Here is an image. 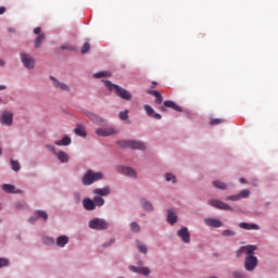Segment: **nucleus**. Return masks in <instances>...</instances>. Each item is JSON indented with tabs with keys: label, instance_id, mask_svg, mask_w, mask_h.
<instances>
[{
	"label": "nucleus",
	"instance_id": "nucleus-1",
	"mask_svg": "<svg viewBox=\"0 0 278 278\" xmlns=\"http://www.w3.org/2000/svg\"><path fill=\"white\" fill-rule=\"evenodd\" d=\"M257 251V247L255 245H243L238 251L236 256L242 257V255H247L244 260V268L249 273H253L255 268H257V258L253 255Z\"/></svg>",
	"mask_w": 278,
	"mask_h": 278
},
{
	"label": "nucleus",
	"instance_id": "nucleus-2",
	"mask_svg": "<svg viewBox=\"0 0 278 278\" xmlns=\"http://www.w3.org/2000/svg\"><path fill=\"white\" fill-rule=\"evenodd\" d=\"M104 86H105V88H108V90L115 92V94H117V97H119V99H123L124 101H131L132 96L125 88H123L118 85H114L110 80H105Z\"/></svg>",
	"mask_w": 278,
	"mask_h": 278
},
{
	"label": "nucleus",
	"instance_id": "nucleus-3",
	"mask_svg": "<svg viewBox=\"0 0 278 278\" xmlns=\"http://www.w3.org/2000/svg\"><path fill=\"white\" fill-rule=\"evenodd\" d=\"M100 179H103V173L101 172L94 173L92 172V169H89L83 177V185L92 186L94 181H100Z\"/></svg>",
	"mask_w": 278,
	"mask_h": 278
},
{
	"label": "nucleus",
	"instance_id": "nucleus-4",
	"mask_svg": "<svg viewBox=\"0 0 278 278\" xmlns=\"http://www.w3.org/2000/svg\"><path fill=\"white\" fill-rule=\"evenodd\" d=\"M117 144L122 149H139L140 151H144V149H147V146H144V142L136 141V140H123V141H118Z\"/></svg>",
	"mask_w": 278,
	"mask_h": 278
},
{
	"label": "nucleus",
	"instance_id": "nucleus-5",
	"mask_svg": "<svg viewBox=\"0 0 278 278\" xmlns=\"http://www.w3.org/2000/svg\"><path fill=\"white\" fill-rule=\"evenodd\" d=\"M90 229H97L98 231H101L103 229H108L110 227V224L105 222V219H91L89 222Z\"/></svg>",
	"mask_w": 278,
	"mask_h": 278
},
{
	"label": "nucleus",
	"instance_id": "nucleus-6",
	"mask_svg": "<svg viewBox=\"0 0 278 278\" xmlns=\"http://www.w3.org/2000/svg\"><path fill=\"white\" fill-rule=\"evenodd\" d=\"M21 61L24 64L25 68H28L29 71H31L34 66H36V60L27 53H21Z\"/></svg>",
	"mask_w": 278,
	"mask_h": 278
},
{
	"label": "nucleus",
	"instance_id": "nucleus-7",
	"mask_svg": "<svg viewBox=\"0 0 278 278\" xmlns=\"http://www.w3.org/2000/svg\"><path fill=\"white\" fill-rule=\"evenodd\" d=\"M13 121L14 114L12 112L4 111L0 117L1 125H5L7 127H12Z\"/></svg>",
	"mask_w": 278,
	"mask_h": 278
},
{
	"label": "nucleus",
	"instance_id": "nucleus-8",
	"mask_svg": "<svg viewBox=\"0 0 278 278\" xmlns=\"http://www.w3.org/2000/svg\"><path fill=\"white\" fill-rule=\"evenodd\" d=\"M208 205L212 207H216L217 210H225V211H230L232 212L233 208L229 206L227 203L220 201V200H210Z\"/></svg>",
	"mask_w": 278,
	"mask_h": 278
},
{
	"label": "nucleus",
	"instance_id": "nucleus-9",
	"mask_svg": "<svg viewBox=\"0 0 278 278\" xmlns=\"http://www.w3.org/2000/svg\"><path fill=\"white\" fill-rule=\"evenodd\" d=\"M177 236L185 242V244H190V231L188 230V227H182L178 230Z\"/></svg>",
	"mask_w": 278,
	"mask_h": 278
},
{
	"label": "nucleus",
	"instance_id": "nucleus-10",
	"mask_svg": "<svg viewBox=\"0 0 278 278\" xmlns=\"http://www.w3.org/2000/svg\"><path fill=\"white\" fill-rule=\"evenodd\" d=\"M50 79H51L54 88L62 90L63 92H71V87H68V85L61 83L53 76H51Z\"/></svg>",
	"mask_w": 278,
	"mask_h": 278
},
{
	"label": "nucleus",
	"instance_id": "nucleus-11",
	"mask_svg": "<svg viewBox=\"0 0 278 278\" xmlns=\"http://www.w3.org/2000/svg\"><path fill=\"white\" fill-rule=\"evenodd\" d=\"M129 270L131 273H139V275H143L144 277H149V275H151V269H149V267H136L130 265Z\"/></svg>",
	"mask_w": 278,
	"mask_h": 278
},
{
	"label": "nucleus",
	"instance_id": "nucleus-12",
	"mask_svg": "<svg viewBox=\"0 0 278 278\" xmlns=\"http://www.w3.org/2000/svg\"><path fill=\"white\" fill-rule=\"evenodd\" d=\"M97 136H102V137H108V136H114L115 134H117V131L110 127V128H99L96 130Z\"/></svg>",
	"mask_w": 278,
	"mask_h": 278
},
{
	"label": "nucleus",
	"instance_id": "nucleus-13",
	"mask_svg": "<svg viewBox=\"0 0 278 278\" xmlns=\"http://www.w3.org/2000/svg\"><path fill=\"white\" fill-rule=\"evenodd\" d=\"M86 116L89 117L92 121V123H96L97 125L103 126L106 123L105 119H103V117H101L92 112H87Z\"/></svg>",
	"mask_w": 278,
	"mask_h": 278
},
{
	"label": "nucleus",
	"instance_id": "nucleus-14",
	"mask_svg": "<svg viewBox=\"0 0 278 278\" xmlns=\"http://www.w3.org/2000/svg\"><path fill=\"white\" fill-rule=\"evenodd\" d=\"M143 108L148 116H150L151 118H155L156 121H161L162 115L160 113H155V110H153L151 105L144 104Z\"/></svg>",
	"mask_w": 278,
	"mask_h": 278
},
{
	"label": "nucleus",
	"instance_id": "nucleus-15",
	"mask_svg": "<svg viewBox=\"0 0 278 278\" xmlns=\"http://www.w3.org/2000/svg\"><path fill=\"white\" fill-rule=\"evenodd\" d=\"M83 207L87 210V212H92V210H97V204H94V200L86 198L83 200Z\"/></svg>",
	"mask_w": 278,
	"mask_h": 278
},
{
	"label": "nucleus",
	"instance_id": "nucleus-16",
	"mask_svg": "<svg viewBox=\"0 0 278 278\" xmlns=\"http://www.w3.org/2000/svg\"><path fill=\"white\" fill-rule=\"evenodd\" d=\"M204 223L207 227H214V229H218V228L223 227V222H220V219H216V218H206V219H204Z\"/></svg>",
	"mask_w": 278,
	"mask_h": 278
},
{
	"label": "nucleus",
	"instance_id": "nucleus-17",
	"mask_svg": "<svg viewBox=\"0 0 278 278\" xmlns=\"http://www.w3.org/2000/svg\"><path fill=\"white\" fill-rule=\"evenodd\" d=\"M2 190L8 194H21L23 191L16 190L14 185L4 184L2 185Z\"/></svg>",
	"mask_w": 278,
	"mask_h": 278
},
{
	"label": "nucleus",
	"instance_id": "nucleus-18",
	"mask_svg": "<svg viewBox=\"0 0 278 278\" xmlns=\"http://www.w3.org/2000/svg\"><path fill=\"white\" fill-rule=\"evenodd\" d=\"M240 229H245L247 231H260V226L257 224H249V223H240L239 224Z\"/></svg>",
	"mask_w": 278,
	"mask_h": 278
},
{
	"label": "nucleus",
	"instance_id": "nucleus-19",
	"mask_svg": "<svg viewBox=\"0 0 278 278\" xmlns=\"http://www.w3.org/2000/svg\"><path fill=\"white\" fill-rule=\"evenodd\" d=\"M38 218H42L43 220L49 219V214H47V211H37L36 212V217H30L28 220L29 223H36Z\"/></svg>",
	"mask_w": 278,
	"mask_h": 278
},
{
	"label": "nucleus",
	"instance_id": "nucleus-20",
	"mask_svg": "<svg viewBox=\"0 0 278 278\" xmlns=\"http://www.w3.org/2000/svg\"><path fill=\"white\" fill-rule=\"evenodd\" d=\"M148 94H152V97H155V103L156 105H162L164 98L162 97V93L157 90H149Z\"/></svg>",
	"mask_w": 278,
	"mask_h": 278
},
{
	"label": "nucleus",
	"instance_id": "nucleus-21",
	"mask_svg": "<svg viewBox=\"0 0 278 278\" xmlns=\"http://www.w3.org/2000/svg\"><path fill=\"white\" fill-rule=\"evenodd\" d=\"M163 105L165 108H170L172 110H175L176 112H182L184 110L181 109V106L177 105V103H175L173 100H166L164 101Z\"/></svg>",
	"mask_w": 278,
	"mask_h": 278
},
{
	"label": "nucleus",
	"instance_id": "nucleus-22",
	"mask_svg": "<svg viewBox=\"0 0 278 278\" xmlns=\"http://www.w3.org/2000/svg\"><path fill=\"white\" fill-rule=\"evenodd\" d=\"M93 194H96L97 197H108L110 195V187L94 189Z\"/></svg>",
	"mask_w": 278,
	"mask_h": 278
},
{
	"label": "nucleus",
	"instance_id": "nucleus-23",
	"mask_svg": "<svg viewBox=\"0 0 278 278\" xmlns=\"http://www.w3.org/2000/svg\"><path fill=\"white\" fill-rule=\"evenodd\" d=\"M167 223H169V225L177 223V215L173 208L167 210Z\"/></svg>",
	"mask_w": 278,
	"mask_h": 278
},
{
	"label": "nucleus",
	"instance_id": "nucleus-24",
	"mask_svg": "<svg viewBox=\"0 0 278 278\" xmlns=\"http://www.w3.org/2000/svg\"><path fill=\"white\" fill-rule=\"evenodd\" d=\"M121 173L126 175V177H132L136 179V170H134L131 167H121Z\"/></svg>",
	"mask_w": 278,
	"mask_h": 278
},
{
	"label": "nucleus",
	"instance_id": "nucleus-25",
	"mask_svg": "<svg viewBox=\"0 0 278 278\" xmlns=\"http://www.w3.org/2000/svg\"><path fill=\"white\" fill-rule=\"evenodd\" d=\"M55 155L62 164H66V162H68V153H66L64 151H60V152L55 153Z\"/></svg>",
	"mask_w": 278,
	"mask_h": 278
},
{
	"label": "nucleus",
	"instance_id": "nucleus-26",
	"mask_svg": "<svg viewBox=\"0 0 278 278\" xmlns=\"http://www.w3.org/2000/svg\"><path fill=\"white\" fill-rule=\"evenodd\" d=\"M71 142H72L71 137L65 136L63 139L55 141L54 144H56V147H68Z\"/></svg>",
	"mask_w": 278,
	"mask_h": 278
},
{
	"label": "nucleus",
	"instance_id": "nucleus-27",
	"mask_svg": "<svg viewBox=\"0 0 278 278\" xmlns=\"http://www.w3.org/2000/svg\"><path fill=\"white\" fill-rule=\"evenodd\" d=\"M74 134H76V136H80L81 138H86L87 134H86V128L81 125H78L75 129H74Z\"/></svg>",
	"mask_w": 278,
	"mask_h": 278
},
{
	"label": "nucleus",
	"instance_id": "nucleus-28",
	"mask_svg": "<svg viewBox=\"0 0 278 278\" xmlns=\"http://www.w3.org/2000/svg\"><path fill=\"white\" fill-rule=\"evenodd\" d=\"M56 244L58 247H66L68 244V237L65 235L58 237Z\"/></svg>",
	"mask_w": 278,
	"mask_h": 278
},
{
	"label": "nucleus",
	"instance_id": "nucleus-29",
	"mask_svg": "<svg viewBox=\"0 0 278 278\" xmlns=\"http://www.w3.org/2000/svg\"><path fill=\"white\" fill-rule=\"evenodd\" d=\"M93 203H94L96 207H101V206L105 205V200L103 198H101L100 195H96V197H93Z\"/></svg>",
	"mask_w": 278,
	"mask_h": 278
},
{
	"label": "nucleus",
	"instance_id": "nucleus-30",
	"mask_svg": "<svg viewBox=\"0 0 278 278\" xmlns=\"http://www.w3.org/2000/svg\"><path fill=\"white\" fill-rule=\"evenodd\" d=\"M141 205L147 212H153V204L147 200H141Z\"/></svg>",
	"mask_w": 278,
	"mask_h": 278
},
{
	"label": "nucleus",
	"instance_id": "nucleus-31",
	"mask_svg": "<svg viewBox=\"0 0 278 278\" xmlns=\"http://www.w3.org/2000/svg\"><path fill=\"white\" fill-rule=\"evenodd\" d=\"M213 186L217 188L218 190H227V184L220 181V180H215L213 181Z\"/></svg>",
	"mask_w": 278,
	"mask_h": 278
},
{
	"label": "nucleus",
	"instance_id": "nucleus-32",
	"mask_svg": "<svg viewBox=\"0 0 278 278\" xmlns=\"http://www.w3.org/2000/svg\"><path fill=\"white\" fill-rule=\"evenodd\" d=\"M96 79H101V77H112L111 72H99L93 75Z\"/></svg>",
	"mask_w": 278,
	"mask_h": 278
},
{
	"label": "nucleus",
	"instance_id": "nucleus-33",
	"mask_svg": "<svg viewBox=\"0 0 278 278\" xmlns=\"http://www.w3.org/2000/svg\"><path fill=\"white\" fill-rule=\"evenodd\" d=\"M46 35L45 33L39 34V36L37 37V39L35 40V47L36 49H38V47H40V45H42V40H45Z\"/></svg>",
	"mask_w": 278,
	"mask_h": 278
},
{
	"label": "nucleus",
	"instance_id": "nucleus-34",
	"mask_svg": "<svg viewBox=\"0 0 278 278\" xmlns=\"http://www.w3.org/2000/svg\"><path fill=\"white\" fill-rule=\"evenodd\" d=\"M11 166L12 170H14L15 173H18V170H21V164L18 163V161L11 160Z\"/></svg>",
	"mask_w": 278,
	"mask_h": 278
},
{
	"label": "nucleus",
	"instance_id": "nucleus-35",
	"mask_svg": "<svg viewBox=\"0 0 278 278\" xmlns=\"http://www.w3.org/2000/svg\"><path fill=\"white\" fill-rule=\"evenodd\" d=\"M238 194H239V200L247 199V198H249V194H251V191L248 189H243Z\"/></svg>",
	"mask_w": 278,
	"mask_h": 278
},
{
	"label": "nucleus",
	"instance_id": "nucleus-36",
	"mask_svg": "<svg viewBox=\"0 0 278 278\" xmlns=\"http://www.w3.org/2000/svg\"><path fill=\"white\" fill-rule=\"evenodd\" d=\"M130 229L131 231H134L135 233H140V225H138V223L132 222L130 224Z\"/></svg>",
	"mask_w": 278,
	"mask_h": 278
},
{
	"label": "nucleus",
	"instance_id": "nucleus-37",
	"mask_svg": "<svg viewBox=\"0 0 278 278\" xmlns=\"http://www.w3.org/2000/svg\"><path fill=\"white\" fill-rule=\"evenodd\" d=\"M119 118L121 121H127V118H129V111H122L119 112Z\"/></svg>",
	"mask_w": 278,
	"mask_h": 278
},
{
	"label": "nucleus",
	"instance_id": "nucleus-38",
	"mask_svg": "<svg viewBox=\"0 0 278 278\" xmlns=\"http://www.w3.org/2000/svg\"><path fill=\"white\" fill-rule=\"evenodd\" d=\"M81 53H88L90 51V42L86 41L84 46L81 47Z\"/></svg>",
	"mask_w": 278,
	"mask_h": 278
},
{
	"label": "nucleus",
	"instance_id": "nucleus-39",
	"mask_svg": "<svg viewBox=\"0 0 278 278\" xmlns=\"http://www.w3.org/2000/svg\"><path fill=\"white\" fill-rule=\"evenodd\" d=\"M43 242L45 244H49V245L55 244V240L51 237H43Z\"/></svg>",
	"mask_w": 278,
	"mask_h": 278
},
{
	"label": "nucleus",
	"instance_id": "nucleus-40",
	"mask_svg": "<svg viewBox=\"0 0 278 278\" xmlns=\"http://www.w3.org/2000/svg\"><path fill=\"white\" fill-rule=\"evenodd\" d=\"M5 266H10V260H8V258H0V268H3Z\"/></svg>",
	"mask_w": 278,
	"mask_h": 278
},
{
	"label": "nucleus",
	"instance_id": "nucleus-41",
	"mask_svg": "<svg viewBox=\"0 0 278 278\" xmlns=\"http://www.w3.org/2000/svg\"><path fill=\"white\" fill-rule=\"evenodd\" d=\"M138 250L140 251V253H144L147 254L148 253V249H147V245L142 244V243H138Z\"/></svg>",
	"mask_w": 278,
	"mask_h": 278
},
{
	"label": "nucleus",
	"instance_id": "nucleus-42",
	"mask_svg": "<svg viewBox=\"0 0 278 278\" xmlns=\"http://www.w3.org/2000/svg\"><path fill=\"white\" fill-rule=\"evenodd\" d=\"M226 201H240V195L236 194V195L226 197Z\"/></svg>",
	"mask_w": 278,
	"mask_h": 278
},
{
	"label": "nucleus",
	"instance_id": "nucleus-43",
	"mask_svg": "<svg viewBox=\"0 0 278 278\" xmlns=\"http://www.w3.org/2000/svg\"><path fill=\"white\" fill-rule=\"evenodd\" d=\"M220 123H225L223 118H215L211 121V125H220Z\"/></svg>",
	"mask_w": 278,
	"mask_h": 278
},
{
	"label": "nucleus",
	"instance_id": "nucleus-44",
	"mask_svg": "<svg viewBox=\"0 0 278 278\" xmlns=\"http://www.w3.org/2000/svg\"><path fill=\"white\" fill-rule=\"evenodd\" d=\"M223 236H226V237L236 236V231L226 229L223 231Z\"/></svg>",
	"mask_w": 278,
	"mask_h": 278
},
{
	"label": "nucleus",
	"instance_id": "nucleus-45",
	"mask_svg": "<svg viewBox=\"0 0 278 278\" xmlns=\"http://www.w3.org/2000/svg\"><path fill=\"white\" fill-rule=\"evenodd\" d=\"M232 276L235 278H247V276H244V274L242 271H233Z\"/></svg>",
	"mask_w": 278,
	"mask_h": 278
},
{
	"label": "nucleus",
	"instance_id": "nucleus-46",
	"mask_svg": "<svg viewBox=\"0 0 278 278\" xmlns=\"http://www.w3.org/2000/svg\"><path fill=\"white\" fill-rule=\"evenodd\" d=\"M166 181H173V184H175V175L166 174Z\"/></svg>",
	"mask_w": 278,
	"mask_h": 278
},
{
	"label": "nucleus",
	"instance_id": "nucleus-47",
	"mask_svg": "<svg viewBox=\"0 0 278 278\" xmlns=\"http://www.w3.org/2000/svg\"><path fill=\"white\" fill-rule=\"evenodd\" d=\"M46 149H48V151H51L52 153H56L55 146H53V144H46Z\"/></svg>",
	"mask_w": 278,
	"mask_h": 278
},
{
	"label": "nucleus",
	"instance_id": "nucleus-48",
	"mask_svg": "<svg viewBox=\"0 0 278 278\" xmlns=\"http://www.w3.org/2000/svg\"><path fill=\"white\" fill-rule=\"evenodd\" d=\"M40 31H42V28H40V27H36L34 29V34H36V35L40 34Z\"/></svg>",
	"mask_w": 278,
	"mask_h": 278
},
{
	"label": "nucleus",
	"instance_id": "nucleus-49",
	"mask_svg": "<svg viewBox=\"0 0 278 278\" xmlns=\"http://www.w3.org/2000/svg\"><path fill=\"white\" fill-rule=\"evenodd\" d=\"M0 14H5V8L4 7H0Z\"/></svg>",
	"mask_w": 278,
	"mask_h": 278
},
{
	"label": "nucleus",
	"instance_id": "nucleus-50",
	"mask_svg": "<svg viewBox=\"0 0 278 278\" xmlns=\"http://www.w3.org/2000/svg\"><path fill=\"white\" fill-rule=\"evenodd\" d=\"M166 108H168V106H165V105H164V106H161V108H160L161 112H166Z\"/></svg>",
	"mask_w": 278,
	"mask_h": 278
},
{
	"label": "nucleus",
	"instance_id": "nucleus-51",
	"mask_svg": "<svg viewBox=\"0 0 278 278\" xmlns=\"http://www.w3.org/2000/svg\"><path fill=\"white\" fill-rule=\"evenodd\" d=\"M156 86H157V83L156 81H152L151 88H156Z\"/></svg>",
	"mask_w": 278,
	"mask_h": 278
},
{
	"label": "nucleus",
	"instance_id": "nucleus-52",
	"mask_svg": "<svg viewBox=\"0 0 278 278\" xmlns=\"http://www.w3.org/2000/svg\"><path fill=\"white\" fill-rule=\"evenodd\" d=\"M240 184H247V179L240 178Z\"/></svg>",
	"mask_w": 278,
	"mask_h": 278
},
{
	"label": "nucleus",
	"instance_id": "nucleus-53",
	"mask_svg": "<svg viewBox=\"0 0 278 278\" xmlns=\"http://www.w3.org/2000/svg\"><path fill=\"white\" fill-rule=\"evenodd\" d=\"M7 86L0 85V90H5Z\"/></svg>",
	"mask_w": 278,
	"mask_h": 278
},
{
	"label": "nucleus",
	"instance_id": "nucleus-54",
	"mask_svg": "<svg viewBox=\"0 0 278 278\" xmlns=\"http://www.w3.org/2000/svg\"><path fill=\"white\" fill-rule=\"evenodd\" d=\"M23 208V204H17V210Z\"/></svg>",
	"mask_w": 278,
	"mask_h": 278
},
{
	"label": "nucleus",
	"instance_id": "nucleus-55",
	"mask_svg": "<svg viewBox=\"0 0 278 278\" xmlns=\"http://www.w3.org/2000/svg\"><path fill=\"white\" fill-rule=\"evenodd\" d=\"M5 64V62L0 60V66H3Z\"/></svg>",
	"mask_w": 278,
	"mask_h": 278
},
{
	"label": "nucleus",
	"instance_id": "nucleus-56",
	"mask_svg": "<svg viewBox=\"0 0 278 278\" xmlns=\"http://www.w3.org/2000/svg\"><path fill=\"white\" fill-rule=\"evenodd\" d=\"M9 31H14V29H12V28H9Z\"/></svg>",
	"mask_w": 278,
	"mask_h": 278
},
{
	"label": "nucleus",
	"instance_id": "nucleus-57",
	"mask_svg": "<svg viewBox=\"0 0 278 278\" xmlns=\"http://www.w3.org/2000/svg\"><path fill=\"white\" fill-rule=\"evenodd\" d=\"M1 153H3V150H1V148H0V155H1Z\"/></svg>",
	"mask_w": 278,
	"mask_h": 278
},
{
	"label": "nucleus",
	"instance_id": "nucleus-58",
	"mask_svg": "<svg viewBox=\"0 0 278 278\" xmlns=\"http://www.w3.org/2000/svg\"><path fill=\"white\" fill-rule=\"evenodd\" d=\"M211 278H217V277H214V276H213V277H211Z\"/></svg>",
	"mask_w": 278,
	"mask_h": 278
}]
</instances>
